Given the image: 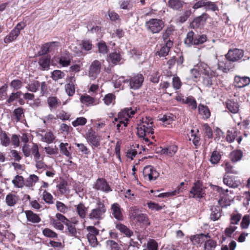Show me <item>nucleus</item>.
<instances>
[{
	"mask_svg": "<svg viewBox=\"0 0 250 250\" xmlns=\"http://www.w3.org/2000/svg\"><path fill=\"white\" fill-rule=\"evenodd\" d=\"M14 115L17 120V121H20L23 115V109L21 107H19L15 109L13 112Z\"/></svg>",
	"mask_w": 250,
	"mask_h": 250,
	"instance_id": "5fc2aeb1",
	"label": "nucleus"
},
{
	"mask_svg": "<svg viewBox=\"0 0 250 250\" xmlns=\"http://www.w3.org/2000/svg\"><path fill=\"white\" fill-rule=\"evenodd\" d=\"M143 174L144 178L149 181L156 180L159 175V172L151 166L145 167L144 168Z\"/></svg>",
	"mask_w": 250,
	"mask_h": 250,
	"instance_id": "6e6552de",
	"label": "nucleus"
},
{
	"mask_svg": "<svg viewBox=\"0 0 250 250\" xmlns=\"http://www.w3.org/2000/svg\"><path fill=\"white\" fill-rule=\"evenodd\" d=\"M250 83V79L248 77H240L236 76L234 78V85L239 88L247 86Z\"/></svg>",
	"mask_w": 250,
	"mask_h": 250,
	"instance_id": "4468645a",
	"label": "nucleus"
},
{
	"mask_svg": "<svg viewBox=\"0 0 250 250\" xmlns=\"http://www.w3.org/2000/svg\"><path fill=\"white\" fill-rule=\"evenodd\" d=\"M221 216V213L218 208H214L211 209L210 219L213 221L218 220Z\"/></svg>",
	"mask_w": 250,
	"mask_h": 250,
	"instance_id": "4d7b16f0",
	"label": "nucleus"
},
{
	"mask_svg": "<svg viewBox=\"0 0 250 250\" xmlns=\"http://www.w3.org/2000/svg\"><path fill=\"white\" fill-rule=\"evenodd\" d=\"M0 142L2 146H7L10 143V139L5 131L1 130L0 132Z\"/></svg>",
	"mask_w": 250,
	"mask_h": 250,
	"instance_id": "7c9ffc66",
	"label": "nucleus"
},
{
	"mask_svg": "<svg viewBox=\"0 0 250 250\" xmlns=\"http://www.w3.org/2000/svg\"><path fill=\"white\" fill-rule=\"evenodd\" d=\"M135 111L131 108H125L119 113V117L125 119H128L135 114Z\"/></svg>",
	"mask_w": 250,
	"mask_h": 250,
	"instance_id": "b1692460",
	"label": "nucleus"
},
{
	"mask_svg": "<svg viewBox=\"0 0 250 250\" xmlns=\"http://www.w3.org/2000/svg\"><path fill=\"white\" fill-rule=\"evenodd\" d=\"M98 47L99 53L102 54H106L107 53V47L104 42H98Z\"/></svg>",
	"mask_w": 250,
	"mask_h": 250,
	"instance_id": "052dcab7",
	"label": "nucleus"
},
{
	"mask_svg": "<svg viewBox=\"0 0 250 250\" xmlns=\"http://www.w3.org/2000/svg\"><path fill=\"white\" fill-rule=\"evenodd\" d=\"M75 207L79 216L82 219L85 218L87 211V208L85 207L84 204L81 202L75 205Z\"/></svg>",
	"mask_w": 250,
	"mask_h": 250,
	"instance_id": "aec40b11",
	"label": "nucleus"
},
{
	"mask_svg": "<svg viewBox=\"0 0 250 250\" xmlns=\"http://www.w3.org/2000/svg\"><path fill=\"white\" fill-rule=\"evenodd\" d=\"M86 122V119L82 117L77 118L75 121L72 122V125L74 127H77L79 125H84Z\"/></svg>",
	"mask_w": 250,
	"mask_h": 250,
	"instance_id": "8fccbe9b",
	"label": "nucleus"
},
{
	"mask_svg": "<svg viewBox=\"0 0 250 250\" xmlns=\"http://www.w3.org/2000/svg\"><path fill=\"white\" fill-rule=\"evenodd\" d=\"M184 102L185 103L188 104L192 109H195L197 107L196 102L192 97H187Z\"/></svg>",
	"mask_w": 250,
	"mask_h": 250,
	"instance_id": "13d9d810",
	"label": "nucleus"
},
{
	"mask_svg": "<svg viewBox=\"0 0 250 250\" xmlns=\"http://www.w3.org/2000/svg\"><path fill=\"white\" fill-rule=\"evenodd\" d=\"M40 86V83L38 81H35L33 83L28 84L26 88L30 91L36 92L39 89Z\"/></svg>",
	"mask_w": 250,
	"mask_h": 250,
	"instance_id": "3c124183",
	"label": "nucleus"
},
{
	"mask_svg": "<svg viewBox=\"0 0 250 250\" xmlns=\"http://www.w3.org/2000/svg\"><path fill=\"white\" fill-rule=\"evenodd\" d=\"M64 76V73L60 70H55L53 71L51 74V78L55 81L63 78Z\"/></svg>",
	"mask_w": 250,
	"mask_h": 250,
	"instance_id": "a18cd8bd",
	"label": "nucleus"
},
{
	"mask_svg": "<svg viewBox=\"0 0 250 250\" xmlns=\"http://www.w3.org/2000/svg\"><path fill=\"white\" fill-rule=\"evenodd\" d=\"M47 102L50 109L56 108L61 104V102L56 97H49Z\"/></svg>",
	"mask_w": 250,
	"mask_h": 250,
	"instance_id": "473e14b6",
	"label": "nucleus"
},
{
	"mask_svg": "<svg viewBox=\"0 0 250 250\" xmlns=\"http://www.w3.org/2000/svg\"><path fill=\"white\" fill-rule=\"evenodd\" d=\"M32 147L28 144H25L22 148V152L26 157L30 156L31 152H32Z\"/></svg>",
	"mask_w": 250,
	"mask_h": 250,
	"instance_id": "774afa93",
	"label": "nucleus"
},
{
	"mask_svg": "<svg viewBox=\"0 0 250 250\" xmlns=\"http://www.w3.org/2000/svg\"><path fill=\"white\" fill-rule=\"evenodd\" d=\"M191 79H196L200 77L201 74L208 77H216L218 76L215 71L210 70V68L205 63H200L190 70Z\"/></svg>",
	"mask_w": 250,
	"mask_h": 250,
	"instance_id": "f03ea898",
	"label": "nucleus"
},
{
	"mask_svg": "<svg viewBox=\"0 0 250 250\" xmlns=\"http://www.w3.org/2000/svg\"><path fill=\"white\" fill-rule=\"evenodd\" d=\"M56 208L59 211L62 213H65L68 210V208L60 201L56 202Z\"/></svg>",
	"mask_w": 250,
	"mask_h": 250,
	"instance_id": "864d4df0",
	"label": "nucleus"
},
{
	"mask_svg": "<svg viewBox=\"0 0 250 250\" xmlns=\"http://www.w3.org/2000/svg\"><path fill=\"white\" fill-rule=\"evenodd\" d=\"M59 63L63 67H67L70 64L72 57L68 54H62L58 58Z\"/></svg>",
	"mask_w": 250,
	"mask_h": 250,
	"instance_id": "412c9836",
	"label": "nucleus"
},
{
	"mask_svg": "<svg viewBox=\"0 0 250 250\" xmlns=\"http://www.w3.org/2000/svg\"><path fill=\"white\" fill-rule=\"evenodd\" d=\"M24 213L28 221L32 223H38L41 222V219L40 216L32 211L26 210Z\"/></svg>",
	"mask_w": 250,
	"mask_h": 250,
	"instance_id": "6ab92c4d",
	"label": "nucleus"
},
{
	"mask_svg": "<svg viewBox=\"0 0 250 250\" xmlns=\"http://www.w3.org/2000/svg\"><path fill=\"white\" fill-rule=\"evenodd\" d=\"M122 59L121 54L116 51L112 52L109 55V60L114 64L118 63Z\"/></svg>",
	"mask_w": 250,
	"mask_h": 250,
	"instance_id": "cd10ccee",
	"label": "nucleus"
},
{
	"mask_svg": "<svg viewBox=\"0 0 250 250\" xmlns=\"http://www.w3.org/2000/svg\"><path fill=\"white\" fill-rule=\"evenodd\" d=\"M94 188L97 190L107 192L112 191L106 180L103 178H98L95 184Z\"/></svg>",
	"mask_w": 250,
	"mask_h": 250,
	"instance_id": "ddd939ff",
	"label": "nucleus"
},
{
	"mask_svg": "<svg viewBox=\"0 0 250 250\" xmlns=\"http://www.w3.org/2000/svg\"><path fill=\"white\" fill-rule=\"evenodd\" d=\"M86 230L88 232L87 235L97 236L99 233V230L94 226L87 227Z\"/></svg>",
	"mask_w": 250,
	"mask_h": 250,
	"instance_id": "338daca9",
	"label": "nucleus"
},
{
	"mask_svg": "<svg viewBox=\"0 0 250 250\" xmlns=\"http://www.w3.org/2000/svg\"><path fill=\"white\" fill-rule=\"evenodd\" d=\"M120 7L124 10H129L132 7L131 0H121L119 1Z\"/></svg>",
	"mask_w": 250,
	"mask_h": 250,
	"instance_id": "37998d69",
	"label": "nucleus"
},
{
	"mask_svg": "<svg viewBox=\"0 0 250 250\" xmlns=\"http://www.w3.org/2000/svg\"><path fill=\"white\" fill-rule=\"evenodd\" d=\"M231 62L232 61L227 59L224 61H220L218 63V68L224 72H227L234 67V65Z\"/></svg>",
	"mask_w": 250,
	"mask_h": 250,
	"instance_id": "2eb2a0df",
	"label": "nucleus"
},
{
	"mask_svg": "<svg viewBox=\"0 0 250 250\" xmlns=\"http://www.w3.org/2000/svg\"><path fill=\"white\" fill-rule=\"evenodd\" d=\"M243 152L241 150H235L230 154L231 161L233 162H237L240 161L243 157Z\"/></svg>",
	"mask_w": 250,
	"mask_h": 250,
	"instance_id": "bb28decb",
	"label": "nucleus"
},
{
	"mask_svg": "<svg viewBox=\"0 0 250 250\" xmlns=\"http://www.w3.org/2000/svg\"><path fill=\"white\" fill-rule=\"evenodd\" d=\"M115 96L114 94L109 93L104 96V100L106 105H109L115 101Z\"/></svg>",
	"mask_w": 250,
	"mask_h": 250,
	"instance_id": "bf43d9fd",
	"label": "nucleus"
},
{
	"mask_svg": "<svg viewBox=\"0 0 250 250\" xmlns=\"http://www.w3.org/2000/svg\"><path fill=\"white\" fill-rule=\"evenodd\" d=\"M111 209L113 216L119 221H122L124 219L122 208L117 203H114L111 205Z\"/></svg>",
	"mask_w": 250,
	"mask_h": 250,
	"instance_id": "dca6fc26",
	"label": "nucleus"
},
{
	"mask_svg": "<svg viewBox=\"0 0 250 250\" xmlns=\"http://www.w3.org/2000/svg\"><path fill=\"white\" fill-rule=\"evenodd\" d=\"M101 68V63L99 61L95 60L92 62L89 68V77L92 79H95L100 73Z\"/></svg>",
	"mask_w": 250,
	"mask_h": 250,
	"instance_id": "9d476101",
	"label": "nucleus"
},
{
	"mask_svg": "<svg viewBox=\"0 0 250 250\" xmlns=\"http://www.w3.org/2000/svg\"><path fill=\"white\" fill-rule=\"evenodd\" d=\"M226 105L228 109L232 113H237L239 111V106L237 103L233 101H227Z\"/></svg>",
	"mask_w": 250,
	"mask_h": 250,
	"instance_id": "5701e85b",
	"label": "nucleus"
},
{
	"mask_svg": "<svg viewBox=\"0 0 250 250\" xmlns=\"http://www.w3.org/2000/svg\"><path fill=\"white\" fill-rule=\"evenodd\" d=\"M68 145L67 143H61L60 145V147L61 152L67 157L70 156L71 154L67 149L66 146Z\"/></svg>",
	"mask_w": 250,
	"mask_h": 250,
	"instance_id": "0e129e2a",
	"label": "nucleus"
},
{
	"mask_svg": "<svg viewBox=\"0 0 250 250\" xmlns=\"http://www.w3.org/2000/svg\"><path fill=\"white\" fill-rule=\"evenodd\" d=\"M217 246L216 241L209 238H206L204 242V250H214Z\"/></svg>",
	"mask_w": 250,
	"mask_h": 250,
	"instance_id": "a878e982",
	"label": "nucleus"
},
{
	"mask_svg": "<svg viewBox=\"0 0 250 250\" xmlns=\"http://www.w3.org/2000/svg\"><path fill=\"white\" fill-rule=\"evenodd\" d=\"M207 18L208 15L207 14H203L201 16H199L193 20L192 23V25L193 26H198L200 24H203L205 22Z\"/></svg>",
	"mask_w": 250,
	"mask_h": 250,
	"instance_id": "e433bc0d",
	"label": "nucleus"
},
{
	"mask_svg": "<svg viewBox=\"0 0 250 250\" xmlns=\"http://www.w3.org/2000/svg\"><path fill=\"white\" fill-rule=\"evenodd\" d=\"M80 100L83 104L86 105H92L95 102L94 98L87 94L82 96Z\"/></svg>",
	"mask_w": 250,
	"mask_h": 250,
	"instance_id": "4c0bfd02",
	"label": "nucleus"
},
{
	"mask_svg": "<svg viewBox=\"0 0 250 250\" xmlns=\"http://www.w3.org/2000/svg\"><path fill=\"white\" fill-rule=\"evenodd\" d=\"M172 45V42H166V45L162 47L160 49V51L158 52L159 56L160 57L166 56L168 54Z\"/></svg>",
	"mask_w": 250,
	"mask_h": 250,
	"instance_id": "2f4dec72",
	"label": "nucleus"
},
{
	"mask_svg": "<svg viewBox=\"0 0 250 250\" xmlns=\"http://www.w3.org/2000/svg\"><path fill=\"white\" fill-rule=\"evenodd\" d=\"M106 210L104 203L98 199L97 207L91 210L88 214V218L90 220L99 223L100 221L104 218Z\"/></svg>",
	"mask_w": 250,
	"mask_h": 250,
	"instance_id": "7ed1b4c3",
	"label": "nucleus"
},
{
	"mask_svg": "<svg viewBox=\"0 0 250 250\" xmlns=\"http://www.w3.org/2000/svg\"><path fill=\"white\" fill-rule=\"evenodd\" d=\"M86 139L92 147H97L100 145L101 137L91 129L86 133Z\"/></svg>",
	"mask_w": 250,
	"mask_h": 250,
	"instance_id": "1a4fd4ad",
	"label": "nucleus"
},
{
	"mask_svg": "<svg viewBox=\"0 0 250 250\" xmlns=\"http://www.w3.org/2000/svg\"><path fill=\"white\" fill-rule=\"evenodd\" d=\"M207 40V37L205 35L195 36L194 44L198 45L205 42Z\"/></svg>",
	"mask_w": 250,
	"mask_h": 250,
	"instance_id": "680f3d73",
	"label": "nucleus"
},
{
	"mask_svg": "<svg viewBox=\"0 0 250 250\" xmlns=\"http://www.w3.org/2000/svg\"><path fill=\"white\" fill-rule=\"evenodd\" d=\"M177 151V147L175 146H169V147L162 149V153L167 155L169 156H173Z\"/></svg>",
	"mask_w": 250,
	"mask_h": 250,
	"instance_id": "58836bf2",
	"label": "nucleus"
},
{
	"mask_svg": "<svg viewBox=\"0 0 250 250\" xmlns=\"http://www.w3.org/2000/svg\"><path fill=\"white\" fill-rule=\"evenodd\" d=\"M43 199L44 202L47 204H51L53 203V196L49 192L46 191H44L42 194Z\"/></svg>",
	"mask_w": 250,
	"mask_h": 250,
	"instance_id": "6e6d98bb",
	"label": "nucleus"
},
{
	"mask_svg": "<svg viewBox=\"0 0 250 250\" xmlns=\"http://www.w3.org/2000/svg\"><path fill=\"white\" fill-rule=\"evenodd\" d=\"M195 36L193 31L189 32L187 35V37L185 40V43L188 45L190 46L194 44Z\"/></svg>",
	"mask_w": 250,
	"mask_h": 250,
	"instance_id": "49530a36",
	"label": "nucleus"
},
{
	"mask_svg": "<svg viewBox=\"0 0 250 250\" xmlns=\"http://www.w3.org/2000/svg\"><path fill=\"white\" fill-rule=\"evenodd\" d=\"M145 26L149 32L155 34L162 30L165 26V23L162 20L151 19L146 22Z\"/></svg>",
	"mask_w": 250,
	"mask_h": 250,
	"instance_id": "20e7f679",
	"label": "nucleus"
},
{
	"mask_svg": "<svg viewBox=\"0 0 250 250\" xmlns=\"http://www.w3.org/2000/svg\"><path fill=\"white\" fill-rule=\"evenodd\" d=\"M135 220L139 223L147 225H149L150 224L147 216L145 214H139Z\"/></svg>",
	"mask_w": 250,
	"mask_h": 250,
	"instance_id": "c03bdc74",
	"label": "nucleus"
},
{
	"mask_svg": "<svg viewBox=\"0 0 250 250\" xmlns=\"http://www.w3.org/2000/svg\"><path fill=\"white\" fill-rule=\"evenodd\" d=\"M221 158V155L220 153L216 150H214L211 153L210 162L212 164H217L219 162Z\"/></svg>",
	"mask_w": 250,
	"mask_h": 250,
	"instance_id": "79ce46f5",
	"label": "nucleus"
},
{
	"mask_svg": "<svg viewBox=\"0 0 250 250\" xmlns=\"http://www.w3.org/2000/svg\"><path fill=\"white\" fill-rule=\"evenodd\" d=\"M168 5L174 10H179L183 7V2L180 0H169Z\"/></svg>",
	"mask_w": 250,
	"mask_h": 250,
	"instance_id": "72a5a7b5",
	"label": "nucleus"
},
{
	"mask_svg": "<svg viewBox=\"0 0 250 250\" xmlns=\"http://www.w3.org/2000/svg\"><path fill=\"white\" fill-rule=\"evenodd\" d=\"M59 43L57 42H52L46 43L43 44L41 49L38 52V55L39 56H42L45 55L48 52H51L56 47L58 46Z\"/></svg>",
	"mask_w": 250,
	"mask_h": 250,
	"instance_id": "f8f14e48",
	"label": "nucleus"
},
{
	"mask_svg": "<svg viewBox=\"0 0 250 250\" xmlns=\"http://www.w3.org/2000/svg\"><path fill=\"white\" fill-rule=\"evenodd\" d=\"M20 33H19V31L18 30H15L13 29L10 34L6 36L4 39V42L5 43H9L13 41H14L17 37L19 36Z\"/></svg>",
	"mask_w": 250,
	"mask_h": 250,
	"instance_id": "c85d7f7f",
	"label": "nucleus"
},
{
	"mask_svg": "<svg viewBox=\"0 0 250 250\" xmlns=\"http://www.w3.org/2000/svg\"><path fill=\"white\" fill-rule=\"evenodd\" d=\"M147 248L148 250H158V244L153 239H150L147 243Z\"/></svg>",
	"mask_w": 250,
	"mask_h": 250,
	"instance_id": "69168bd1",
	"label": "nucleus"
},
{
	"mask_svg": "<svg viewBox=\"0 0 250 250\" xmlns=\"http://www.w3.org/2000/svg\"><path fill=\"white\" fill-rule=\"evenodd\" d=\"M190 193L192 195L193 198H201L203 197L205 193L202 183L200 181H197L194 183L190 191Z\"/></svg>",
	"mask_w": 250,
	"mask_h": 250,
	"instance_id": "0eeeda50",
	"label": "nucleus"
},
{
	"mask_svg": "<svg viewBox=\"0 0 250 250\" xmlns=\"http://www.w3.org/2000/svg\"><path fill=\"white\" fill-rule=\"evenodd\" d=\"M12 182L14 186L18 188H21L24 185L23 178L21 176H16Z\"/></svg>",
	"mask_w": 250,
	"mask_h": 250,
	"instance_id": "c9c22d12",
	"label": "nucleus"
},
{
	"mask_svg": "<svg viewBox=\"0 0 250 250\" xmlns=\"http://www.w3.org/2000/svg\"><path fill=\"white\" fill-rule=\"evenodd\" d=\"M137 129L138 136L146 142H148V138L147 136L154 133L152 119L150 117L143 118L141 122L138 124Z\"/></svg>",
	"mask_w": 250,
	"mask_h": 250,
	"instance_id": "f257e3e1",
	"label": "nucleus"
},
{
	"mask_svg": "<svg viewBox=\"0 0 250 250\" xmlns=\"http://www.w3.org/2000/svg\"><path fill=\"white\" fill-rule=\"evenodd\" d=\"M69 82L65 86V89L66 93L69 96H72L74 95L75 91L74 83L75 79L74 76H71L69 78Z\"/></svg>",
	"mask_w": 250,
	"mask_h": 250,
	"instance_id": "f3484780",
	"label": "nucleus"
},
{
	"mask_svg": "<svg viewBox=\"0 0 250 250\" xmlns=\"http://www.w3.org/2000/svg\"><path fill=\"white\" fill-rule=\"evenodd\" d=\"M67 186V182L65 181H62L60 183L57 187L61 193L65 194L67 193L68 190Z\"/></svg>",
	"mask_w": 250,
	"mask_h": 250,
	"instance_id": "09e8293b",
	"label": "nucleus"
},
{
	"mask_svg": "<svg viewBox=\"0 0 250 250\" xmlns=\"http://www.w3.org/2000/svg\"><path fill=\"white\" fill-rule=\"evenodd\" d=\"M180 190V188H178V189H175L174 191H170V192H167L165 193H162L159 194L158 196L159 197H163V198H166V197H168L170 196H175L176 194L179 193Z\"/></svg>",
	"mask_w": 250,
	"mask_h": 250,
	"instance_id": "603ef678",
	"label": "nucleus"
},
{
	"mask_svg": "<svg viewBox=\"0 0 250 250\" xmlns=\"http://www.w3.org/2000/svg\"><path fill=\"white\" fill-rule=\"evenodd\" d=\"M139 208L136 207H132L130 208L129 216L131 220H135L138 216Z\"/></svg>",
	"mask_w": 250,
	"mask_h": 250,
	"instance_id": "e2e57ef3",
	"label": "nucleus"
},
{
	"mask_svg": "<svg viewBox=\"0 0 250 250\" xmlns=\"http://www.w3.org/2000/svg\"><path fill=\"white\" fill-rule=\"evenodd\" d=\"M116 228L127 237H130L133 235L132 231L122 224L117 223Z\"/></svg>",
	"mask_w": 250,
	"mask_h": 250,
	"instance_id": "c756f323",
	"label": "nucleus"
},
{
	"mask_svg": "<svg viewBox=\"0 0 250 250\" xmlns=\"http://www.w3.org/2000/svg\"><path fill=\"white\" fill-rule=\"evenodd\" d=\"M32 154L36 162V167L38 169H45L46 165L41 159V155L39 152V147L36 144H33L32 147Z\"/></svg>",
	"mask_w": 250,
	"mask_h": 250,
	"instance_id": "39448f33",
	"label": "nucleus"
},
{
	"mask_svg": "<svg viewBox=\"0 0 250 250\" xmlns=\"http://www.w3.org/2000/svg\"><path fill=\"white\" fill-rule=\"evenodd\" d=\"M225 170L227 173L236 174L238 173L237 169L229 162L225 163Z\"/></svg>",
	"mask_w": 250,
	"mask_h": 250,
	"instance_id": "de8ad7c7",
	"label": "nucleus"
},
{
	"mask_svg": "<svg viewBox=\"0 0 250 250\" xmlns=\"http://www.w3.org/2000/svg\"><path fill=\"white\" fill-rule=\"evenodd\" d=\"M18 200V196L11 193H8L5 198V202L6 204L10 207L15 206L17 203Z\"/></svg>",
	"mask_w": 250,
	"mask_h": 250,
	"instance_id": "393cba45",
	"label": "nucleus"
},
{
	"mask_svg": "<svg viewBox=\"0 0 250 250\" xmlns=\"http://www.w3.org/2000/svg\"><path fill=\"white\" fill-rule=\"evenodd\" d=\"M144 81V77L142 74H138L130 79L129 86L131 89L139 88Z\"/></svg>",
	"mask_w": 250,
	"mask_h": 250,
	"instance_id": "9b49d317",
	"label": "nucleus"
},
{
	"mask_svg": "<svg viewBox=\"0 0 250 250\" xmlns=\"http://www.w3.org/2000/svg\"><path fill=\"white\" fill-rule=\"evenodd\" d=\"M198 111L199 114L204 119H207L210 116V112L207 105L202 104H199L198 105Z\"/></svg>",
	"mask_w": 250,
	"mask_h": 250,
	"instance_id": "4be33fe9",
	"label": "nucleus"
},
{
	"mask_svg": "<svg viewBox=\"0 0 250 250\" xmlns=\"http://www.w3.org/2000/svg\"><path fill=\"white\" fill-rule=\"evenodd\" d=\"M50 58L48 56H43L39 61V64L42 69L48 68L49 66Z\"/></svg>",
	"mask_w": 250,
	"mask_h": 250,
	"instance_id": "a19ab883",
	"label": "nucleus"
},
{
	"mask_svg": "<svg viewBox=\"0 0 250 250\" xmlns=\"http://www.w3.org/2000/svg\"><path fill=\"white\" fill-rule=\"evenodd\" d=\"M244 56V51L242 50L234 48L229 49L226 55V58L229 61L235 62L238 61Z\"/></svg>",
	"mask_w": 250,
	"mask_h": 250,
	"instance_id": "423d86ee",
	"label": "nucleus"
},
{
	"mask_svg": "<svg viewBox=\"0 0 250 250\" xmlns=\"http://www.w3.org/2000/svg\"><path fill=\"white\" fill-rule=\"evenodd\" d=\"M224 184L228 187L232 188H236L238 186V183L236 181H234L232 178L229 176H225L223 179Z\"/></svg>",
	"mask_w": 250,
	"mask_h": 250,
	"instance_id": "f704fd0d",
	"label": "nucleus"
},
{
	"mask_svg": "<svg viewBox=\"0 0 250 250\" xmlns=\"http://www.w3.org/2000/svg\"><path fill=\"white\" fill-rule=\"evenodd\" d=\"M55 136L51 131L47 132L44 135H42V140L48 144H50L55 140Z\"/></svg>",
	"mask_w": 250,
	"mask_h": 250,
	"instance_id": "ea45409f",
	"label": "nucleus"
},
{
	"mask_svg": "<svg viewBox=\"0 0 250 250\" xmlns=\"http://www.w3.org/2000/svg\"><path fill=\"white\" fill-rule=\"evenodd\" d=\"M206 238H209V235L208 234L201 233L191 236L190 239L193 244L196 245L204 242Z\"/></svg>",
	"mask_w": 250,
	"mask_h": 250,
	"instance_id": "a211bd4d",
	"label": "nucleus"
}]
</instances>
